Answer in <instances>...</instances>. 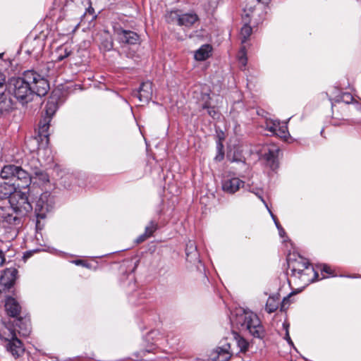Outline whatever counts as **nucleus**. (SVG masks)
Listing matches in <instances>:
<instances>
[{"label":"nucleus","instance_id":"f257e3e1","mask_svg":"<svg viewBox=\"0 0 361 361\" xmlns=\"http://www.w3.org/2000/svg\"><path fill=\"white\" fill-rule=\"evenodd\" d=\"M230 321L233 326L247 331L255 338H262L264 336V329L259 319L251 311L238 308L231 313Z\"/></svg>","mask_w":361,"mask_h":361},{"label":"nucleus","instance_id":"f03ea898","mask_svg":"<svg viewBox=\"0 0 361 361\" xmlns=\"http://www.w3.org/2000/svg\"><path fill=\"white\" fill-rule=\"evenodd\" d=\"M27 78L28 71H26L21 77L11 78L8 84V92L22 104H26L32 99V83Z\"/></svg>","mask_w":361,"mask_h":361},{"label":"nucleus","instance_id":"7ed1b4c3","mask_svg":"<svg viewBox=\"0 0 361 361\" xmlns=\"http://www.w3.org/2000/svg\"><path fill=\"white\" fill-rule=\"evenodd\" d=\"M0 176L4 180L10 179L18 189L28 190L32 182V173H29L20 166L11 164L3 167Z\"/></svg>","mask_w":361,"mask_h":361},{"label":"nucleus","instance_id":"20e7f679","mask_svg":"<svg viewBox=\"0 0 361 361\" xmlns=\"http://www.w3.org/2000/svg\"><path fill=\"white\" fill-rule=\"evenodd\" d=\"M288 266L293 276L301 279L305 286L319 280L318 273L305 258L299 257L294 262H288Z\"/></svg>","mask_w":361,"mask_h":361},{"label":"nucleus","instance_id":"39448f33","mask_svg":"<svg viewBox=\"0 0 361 361\" xmlns=\"http://www.w3.org/2000/svg\"><path fill=\"white\" fill-rule=\"evenodd\" d=\"M21 216L13 215L9 208L0 207V226L8 234V239H15L21 225Z\"/></svg>","mask_w":361,"mask_h":361},{"label":"nucleus","instance_id":"423d86ee","mask_svg":"<svg viewBox=\"0 0 361 361\" xmlns=\"http://www.w3.org/2000/svg\"><path fill=\"white\" fill-rule=\"evenodd\" d=\"M54 206V197L49 192H43L36 201L35 213L36 215V229L42 230L44 225L41 224V220L44 219L47 213L51 212Z\"/></svg>","mask_w":361,"mask_h":361},{"label":"nucleus","instance_id":"0eeeda50","mask_svg":"<svg viewBox=\"0 0 361 361\" xmlns=\"http://www.w3.org/2000/svg\"><path fill=\"white\" fill-rule=\"evenodd\" d=\"M29 190L18 189L10 197L9 203L12 210L17 214L24 216L32 209L28 198Z\"/></svg>","mask_w":361,"mask_h":361},{"label":"nucleus","instance_id":"6e6552de","mask_svg":"<svg viewBox=\"0 0 361 361\" xmlns=\"http://www.w3.org/2000/svg\"><path fill=\"white\" fill-rule=\"evenodd\" d=\"M27 78L32 83V95L34 94L39 97L46 95L49 90V85L44 77L34 71L29 70Z\"/></svg>","mask_w":361,"mask_h":361},{"label":"nucleus","instance_id":"1a4fd4ad","mask_svg":"<svg viewBox=\"0 0 361 361\" xmlns=\"http://www.w3.org/2000/svg\"><path fill=\"white\" fill-rule=\"evenodd\" d=\"M6 350L15 357L18 358L23 355L25 348L22 341L17 337V334L11 331L8 337L5 338Z\"/></svg>","mask_w":361,"mask_h":361},{"label":"nucleus","instance_id":"9d476101","mask_svg":"<svg viewBox=\"0 0 361 361\" xmlns=\"http://www.w3.org/2000/svg\"><path fill=\"white\" fill-rule=\"evenodd\" d=\"M234 354L235 352L231 348V343L224 341L221 345L212 352L210 357L213 361H228Z\"/></svg>","mask_w":361,"mask_h":361},{"label":"nucleus","instance_id":"9b49d317","mask_svg":"<svg viewBox=\"0 0 361 361\" xmlns=\"http://www.w3.org/2000/svg\"><path fill=\"white\" fill-rule=\"evenodd\" d=\"M18 270L15 267L6 269L0 275V293L6 292L14 284Z\"/></svg>","mask_w":361,"mask_h":361},{"label":"nucleus","instance_id":"f8f14e48","mask_svg":"<svg viewBox=\"0 0 361 361\" xmlns=\"http://www.w3.org/2000/svg\"><path fill=\"white\" fill-rule=\"evenodd\" d=\"M170 18L173 20H176L178 25L187 27H190L199 20L198 16L194 12L179 14L177 11H171L170 13Z\"/></svg>","mask_w":361,"mask_h":361},{"label":"nucleus","instance_id":"ddd939ff","mask_svg":"<svg viewBox=\"0 0 361 361\" xmlns=\"http://www.w3.org/2000/svg\"><path fill=\"white\" fill-rule=\"evenodd\" d=\"M13 329H8L9 333L14 331L20 336H27L31 331L30 320L27 316H18L14 320Z\"/></svg>","mask_w":361,"mask_h":361},{"label":"nucleus","instance_id":"4468645a","mask_svg":"<svg viewBox=\"0 0 361 361\" xmlns=\"http://www.w3.org/2000/svg\"><path fill=\"white\" fill-rule=\"evenodd\" d=\"M244 185L245 182L237 177H226L222 180L221 188L224 192L233 195Z\"/></svg>","mask_w":361,"mask_h":361},{"label":"nucleus","instance_id":"2eb2a0df","mask_svg":"<svg viewBox=\"0 0 361 361\" xmlns=\"http://www.w3.org/2000/svg\"><path fill=\"white\" fill-rule=\"evenodd\" d=\"M115 33L118 37L120 42L129 44H135L139 41V35L131 30H126L122 27H116Z\"/></svg>","mask_w":361,"mask_h":361},{"label":"nucleus","instance_id":"dca6fc26","mask_svg":"<svg viewBox=\"0 0 361 361\" xmlns=\"http://www.w3.org/2000/svg\"><path fill=\"white\" fill-rule=\"evenodd\" d=\"M279 152V148L274 145H269L264 149L263 157L272 170H275L278 168Z\"/></svg>","mask_w":361,"mask_h":361},{"label":"nucleus","instance_id":"f3484780","mask_svg":"<svg viewBox=\"0 0 361 361\" xmlns=\"http://www.w3.org/2000/svg\"><path fill=\"white\" fill-rule=\"evenodd\" d=\"M133 94L140 102H148L152 96V82L149 80L142 82L139 90L134 91Z\"/></svg>","mask_w":361,"mask_h":361},{"label":"nucleus","instance_id":"a211bd4d","mask_svg":"<svg viewBox=\"0 0 361 361\" xmlns=\"http://www.w3.org/2000/svg\"><path fill=\"white\" fill-rule=\"evenodd\" d=\"M5 310L8 315L16 318L20 316L21 306L15 298L8 297L5 302Z\"/></svg>","mask_w":361,"mask_h":361},{"label":"nucleus","instance_id":"6ab92c4d","mask_svg":"<svg viewBox=\"0 0 361 361\" xmlns=\"http://www.w3.org/2000/svg\"><path fill=\"white\" fill-rule=\"evenodd\" d=\"M339 90L334 88V92L331 93L332 95L334 94V98H330V101L331 102L332 107L334 106V103H339L343 102L346 104H353L355 100V98L352 96L350 93L348 92H339Z\"/></svg>","mask_w":361,"mask_h":361},{"label":"nucleus","instance_id":"aec40b11","mask_svg":"<svg viewBox=\"0 0 361 361\" xmlns=\"http://www.w3.org/2000/svg\"><path fill=\"white\" fill-rule=\"evenodd\" d=\"M18 188L13 182L3 181L0 183V199L4 200L13 195L18 190Z\"/></svg>","mask_w":361,"mask_h":361},{"label":"nucleus","instance_id":"412c9836","mask_svg":"<svg viewBox=\"0 0 361 361\" xmlns=\"http://www.w3.org/2000/svg\"><path fill=\"white\" fill-rule=\"evenodd\" d=\"M49 179L48 174L41 169H39L37 166L32 169V181H33L34 183L42 185L47 183L49 182Z\"/></svg>","mask_w":361,"mask_h":361},{"label":"nucleus","instance_id":"4be33fe9","mask_svg":"<svg viewBox=\"0 0 361 361\" xmlns=\"http://www.w3.org/2000/svg\"><path fill=\"white\" fill-rule=\"evenodd\" d=\"M244 14L243 15V20L245 23L244 25L242 27L240 30V37H241V42L242 44L246 42L247 39L249 38L250 35L252 34V27L248 25L250 23V14L246 13V11H244Z\"/></svg>","mask_w":361,"mask_h":361},{"label":"nucleus","instance_id":"5701e85b","mask_svg":"<svg viewBox=\"0 0 361 361\" xmlns=\"http://www.w3.org/2000/svg\"><path fill=\"white\" fill-rule=\"evenodd\" d=\"M51 118L44 117L39 121V128H38V135L40 137L41 140L43 139L46 140V143H48L49 141V135L48 130L50 126Z\"/></svg>","mask_w":361,"mask_h":361},{"label":"nucleus","instance_id":"b1692460","mask_svg":"<svg viewBox=\"0 0 361 361\" xmlns=\"http://www.w3.org/2000/svg\"><path fill=\"white\" fill-rule=\"evenodd\" d=\"M157 344H146L143 343V348L140 350L135 352L133 354L134 359L136 360H143L147 354L153 353L155 354Z\"/></svg>","mask_w":361,"mask_h":361},{"label":"nucleus","instance_id":"393cba45","mask_svg":"<svg viewBox=\"0 0 361 361\" xmlns=\"http://www.w3.org/2000/svg\"><path fill=\"white\" fill-rule=\"evenodd\" d=\"M210 96L209 94H203L202 95V103H200V107L202 109H207V114L212 118H216L218 115V111L215 109V107L210 106Z\"/></svg>","mask_w":361,"mask_h":361},{"label":"nucleus","instance_id":"a878e982","mask_svg":"<svg viewBox=\"0 0 361 361\" xmlns=\"http://www.w3.org/2000/svg\"><path fill=\"white\" fill-rule=\"evenodd\" d=\"M279 304H280V295L277 293V294L271 295L269 297V298L267 301L265 310L268 313L274 312L279 308Z\"/></svg>","mask_w":361,"mask_h":361},{"label":"nucleus","instance_id":"bb28decb","mask_svg":"<svg viewBox=\"0 0 361 361\" xmlns=\"http://www.w3.org/2000/svg\"><path fill=\"white\" fill-rule=\"evenodd\" d=\"M212 50L209 44H204L201 46L195 53V59L197 61H202L208 59Z\"/></svg>","mask_w":361,"mask_h":361},{"label":"nucleus","instance_id":"cd10ccee","mask_svg":"<svg viewBox=\"0 0 361 361\" xmlns=\"http://www.w3.org/2000/svg\"><path fill=\"white\" fill-rule=\"evenodd\" d=\"M185 254L187 256V259L190 262L195 261L198 259V253L197 251V246L195 243L192 240H190L185 247Z\"/></svg>","mask_w":361,"mask_h":361},{"label":"nucleus","instance_id":"c85d7f7f","mask_svg":"<svg viewBox=\"0 0 361 361\" xmlns=\"http://www.w3.org/2000/svg\"><path fill=\"white\" fill-rule=\"evenodd\" d=\"M234 339L239 348V352L245 353L249 347V343L243 337L240 336L236 332H233Z\"/></svg>","mask_w":361,"mask_h":361},{"label":"nucleus","instance_id":"c756f323","mask_svg":"<svg viewBox=\"0 0 361 361\" xmlns=\"http://www.w3.org/2000/svg\"><path fill=\"white\" fill-rule=\"evenodd\" d=\"M274 135L283 138L284 140H287V138L290 136L287 122H281L279 121V125L277 128V132L274 133Z\"/></svg>","mask_w":361,"mask_h":361},{"label":"nucleus","instance_id":"7c9ffc66","mask_svg":"<svg viewBox=\"0 0 361 361\" xmlns=\"http://www.w3.org/2000/svg\"><path fill=\"white\" fill-rule=\"evenodd\" d=\"M71 54V50L66 46L60 47L56 51V60L57 61H61Z\"/></svg>","mask_w":361,"mask_h":361},{"label":"nucleus","instance_id":"2f4dec72","mask_svg":"<svg viewBox=\"0 0 361 361\" xmlns=\"http://www.w3.org/2000/svg\"><path fill=\"white\" fill-rule=\"evenodd\" d=\"M46 117H49L51 118V116L55 114L58 109V105L55 99H51L46 104Z\"/></svg>","mask_w":361,"mask_h":361},{"label":"nucleus","instance_id":"473e14b6","mask_svg":"<svg viewBox=\"0 0 361 361\" xmlns=\"http://www.w3.org/2000/svg\"><path fill=\"white\" fill-rule=\"evenodd\" d=\"M264 124L265 129L274 135V133L277 132V128L279 125V120L266 118Z\"/></svg>","mask_w":361,"mask_h":361},{"label":"nucleus","instance_id":"72a5a7b5","mask_svg":"<svg viewBox=\"0 0 361 361\" xmlns=\"http://www.w3.org/2000/svg\"><path fill=\"white\" fill-rule=\"evenodd\" d=\"M6 241L0 240V252L6 256V254L11 252V248L13 246L11 240L13 239H8V234H5Z\"/></svg>","mask_w":361,"mask_h":361},{"label":"nucleus","instance_id":"f704fd0d","mask_svg":"<svg viewBox=\"0 0 361 361\" xmlns=\"http://www.w3.org/2000/svg\"><path fill=\"white\" fill-rule=\"evenodd\" d=\"M238 60L240 66L245 68L247 65V59L245 47L243 46L240 48L238 54Z\"/></svg>","mask_w":361,"mask_h":361},{"label":"nucleus","instance_id":"c9c22d12","mask_svg":"<svg viewBox=\"0 0 361 361\" xmlns=\"http://www.w3.org/2000/svg\"><path fill=\"white\" fill-rule=\"evenodd\" d=\"M157 229V224L151 221L149 224L145 227V233L149 238L152 235L154 232Z\"/></svg>","mask_w":361,"mask_h":361},{"label":"nucleus","instance_id":"e433bc0d","mask_svg":"<svg viewBox=\"0 0 361 361\" xmlns=\"http://www.w3.org/2000/svg\"><path fill=\"white\" fill-rule=\"evenodd\" d=\"M6 86L5 83V78L4 75L0 73V101L3 100L4 97V92L6 91Z\"/></svg>","mask_w":361,"mask_h":361},{"label":"nucleus","instance_id":"4c0bfd02","mask_svg":"<svg viewBox=\"0 0 361 361\" xmlns=\"http://www.w3.org/2000/svg\"><path fill=\"white\" fill-rule=\"evenodd\" d=\"M283 328L285 331V336H284V339L287 341V342L288 343V344H290V345H293V343L290 337V335H289V331H288V329H289V324L287 323V322H283Z\"/></svg>","mask_w":361,"mask_h":361},{"label":"nucleus","instance_id":"58836bf2","mask_svg":"<svg viewBox=\"0 0 361 361\" xmlns=\"http://www.w3.org/2000/svg\"><path fill=\"white\" fill-rule=\"evenodd\" d=\"M113 42L111 39H105L102 42V47L104 51H110L113 48Z\"/></svg>","mask_w":361,"mask_h":361},{"label":"nucleus","instance_id":"ea45409f","mask_svg":"<svg viewBox=\"0 0 361 361\" xmlns=\"http://www.w3.org/2000/svg\"><path fill=\"white\" fill-rule=\"evenodd\" d=\"M293 293H290L287 297H285L281 302V311H285L290 304V298Z\"/></svg>","mask_w":361,"mask_h":361},{"label":"nucleus","instance_id":"a19ab883","mask_svg":"<svg viewBox=\"0 0 361 361\" xmlns=\"http://www.w3.org/2000/svg\"><path fill=\"white\" fill-rule=\"evenodd\" d=\"M250 191L251 192L254 193L264 203V204L265 205L267 209H269V207H268L267 202H265V200H264V198L262 197V190H250Z\"/></svg>","mask_w":361,"mask_h":361},{"label":"nucleus","instance_id":"79ce46f5","mask_svg":"<svg viewBox=\"0 0 361 361\" xmlns=\"http://www.w3.org/2000/svg\"><path fill=\"white\" fill-rule=\"evenodd\" d=\"M322 272H325L328 274L329 276L331 275V267L326 264H324L321 269Z\"/></svg>","mask_w":361,"mask_h":361},{"label":"nucleus","instance_id":"37998d69","mask_svg":"<svg viewBox=\"0 0 361 361\" xmlns=\"http://www.w3.org/2000/svg\"><path fill=\"white\" fill-rule=\"evenodd\" d=\"M268 211H269V214H271V217H272V219H273V220H274V221L275 223V225H276V228L278 229H279V228L281 227V226L280 225V224L277 221L276 217L273 214V213L271 212V209L269 208Z\"/></svg>","mask_w":361,"mask_h":361},{"label":"nucleus","instance_id":"c03bdc74","mask_svg":"<svg viewBox=\"0 0 361 361\" xmlns=\"http://www.w3.org/2000/svg\"><path fill=\"white\" fill-rule=\"evenodd\" d=\"M149 237L144 233L143 234L140 235L136 240V242L137 243H142L144 240H145Z\"/></svg>","mask_w":361,"mask_h":361},{"label":"nucleus","instance_id":"a18cd8bd","mask_svg":"<svg viewBox=\"0 0 361 361\" xmlns=\"http://www.w3.org/2000/svg\"><path fill=\"white\" fill-rule=\"evenodd\" d=\"M73 262L75 264H76V265H81V266H83V267H88L87 264H85L84 261L80 260V259L75 260Z\"/></svg>","mask_w":361,"mask_h":361},{"label":"nucleus","instance_id":"49530a36","mask_svg":"<svg viewBox=\"0 0 361 361\" xmlns=\"http://www.w3.org/2000/svg\"><path fill=\"white\" fill-rule=\"evenodd\" d=\"M6 262V256L0 252V267Z\"/></svg>","mask_w":361,"mask_h":361},{"label":"nucleus","instance_id":"de8ad7c7","mask_svg":"<svg viewBox=\"0 0 361 361\" xmlns=\"http://www.w3.org/2000/svg\"><path fill=\"white\" fill-rule=\"evenodd\" d=\"M152 334H154V332H151L145 338V342H149V340L152 338Z\"/></svg>","mask_w":361,"mask_h":361},{"label":"nucleus","instance_id":"09e8293b","mask_svg":"<svg viewBox=\"0 0 361 361\" xmlns=\"http://www.w3.org/2000/svg\"><path fill=\"white\" fill-rule=\"evenodd\" d=\"M87 12L92 15L94 14V10L91 5L87 8Z\"/></svg>","mask_w":361,"mask_h":361},{"label":"nucleus","instance_id":"8fccbe9b","mask_svg":"<svg viewBox=\"0 0 361 361\" xmlns=\"http://www.w3.org/2000/svg\"><path fill=\"white\" fill-rule=\"evenodd\" d=\"M279 230V235L281 237H283L284 234H285V231L283 230V228L282 227H280Z\"/></svg>","mask_w":361,"mask_h":361},{"label":"nucleus","instance_id":"3c124183","mask_svg":"<svg viewBox=\"0 0 361 361\" xmlns=\"http://www.w3.org/2000/svg\"><path fill=\"white\" fill-rule=\"evenodd\" d=\"M256 1H257L258 3H261L262 4H267L270 0H255Z\"/></svg>","mask_w":361,"mask_h":361},{"label":"nucleus","instance_id":"603ef678","mask_svg":"<svg viewBox=\"0 0 361 361\" xmlns=\"http://www.w3.org/2000/svg\"><path fill=\"white\" fill-rule=\"evenodd\" d=\"M128 277L131 279V280H133L134 279V276L133 274H129L128 275Z\"/></svg>","mask_w":361,"mask_h":361}]
</instances>
